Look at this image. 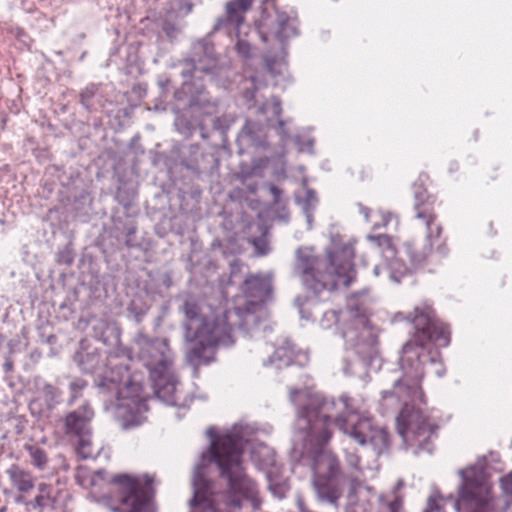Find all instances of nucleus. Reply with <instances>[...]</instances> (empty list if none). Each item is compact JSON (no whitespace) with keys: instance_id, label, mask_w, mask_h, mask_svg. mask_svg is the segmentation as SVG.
I'll use <instances>...</instances> for the list:
<instances>
[{"instance_id":"21","label":"nucleus","mask_w":512,"mask_h":512,"mask_svg":"<svg viewBox=\"0 0 512 512\" xmlns=\"http://www.w3.org/2000/svg\"><path fill=\"white\" fill-rule=\"evenodd\" d=\"M31 464L38 470L44 471L48 469L49 457L47 451L38 445H26Z\"/></svg>"},{"instance_id":"34","label":"nucleus","mask_w":512,"mask_h":512,"mask_svg":"<svg viewBox=\"0 0 512 512\" xmlns=\"http://www.w3.org/2000/svg\"><path fill=\"white\" fill-rule=\"evenodd\" d=\"M264 62H265V69L267 70V72L269 74H271L272 76H276L279 71L275 69V61L270 59L269 57H265L264 58Z\"/></svg>"},{"instance_id":"25","label":"nucleus","mask_w":512,"mask_h":512,"mask_svg":"<svg viewBox=\"0 0 512 512\" xmlns=\"http://www.w3.org/2000/svg\"><path fill=\"white\" fill-rule=\"evenodd\" d=\"M87 382L83 379L77 378L70 382L69 391L70 397L67 404L72 406L79 398L82 397V391L86 388Z\"/></svg>"},{"instance_id":"11","label":"nucleus","mask_w":512,"mask_h":512,"mask_svg":"<svg viewBox=\"0 0 512 512\" xmlns=\"http://www.w3.org/2000/svg\"><path fill=\"white\" fill-rule=\"evenodd\" d=\"M132 352L147 369L150 379L165 376L173 368L174 354L166 338L150 337L138 332L133 340Z\"/></svg>"},{"instance_id":"43","label":"nucleus","mask_w":512,"mask_h":512,"mask_svg":"<svg viewBox=\"0 0 512 512\" xmlns=\"http://www.w3.org/2000/svg\"><path fill=\"white\" fill-rule=\"evenodd\" d=\"M404 486V481L402 479L397 481L395 490H398Z\"/></svg>"},{"instance_id":"30","label":"nucleus","mask_w":512,"mask_h":512,"mask_svg":"<svg viewBox=\"0 0 512 512\" xmlns=\"http://www.w3.org/2000/svg\"><path fill=\"white\" fill-rule=\"evenodd\" d=\"M442 502V496H440L438 492H435L428 497L426 507L422 512H444Z\"/></svg>"},{"instance_id":"15","label":"nucleus","mask_w":512,"mask_h":512,"mask_svg":"<svg viewBox=\"0 0 512 512\" xmlns=\"http://www.w3.org/2000/svg\"><path fill=\"white\" fill-rule=\"evenodd\" d=\"M251 87H246L243 92V98L247 102V108L249 110L255 109V113L263 115L265 117V123L267 126H273L271 121L272 118L277 119V131L282 139H288L289 134L285 130V121L279 119L282 108L281 101L279 98L273 96L269 101L260 102L257 96L258 88L255 83V77H250Z\"/></svg>"},{"instance_id":"19","label":"nucleus","mask_w":512,"mask_h":512,"mask_svg":"<svg viewBox=\"0 0 512 512\" xmlns=\"http://www.w3.org/2000/svg\"><path fill=\"white\" fill-rule=\"evenodd\" d=\"M299 356L300 354L296 353L294 345L290 341H285L283 346L278 347L274 354L269 357L268 362H264V365H275L277 369H281L297 362L296 358Z\"/></svg>"},{"instance_id":"10","label":"nucleus","mask_w":512,"mask_h":512,"mask_svg":"<svg viewBox=\"0 0 512 512\" xmlns=\"http://www.w3.org/2000/svg\"><path fill=\"white\" fill-rule=\"evenodd\" d=\"M109 382L111 387L108 389L116 395L113 414L121 421V426L128 429L141 425L145 420L142 413L148 410L145 399L141 397L142 383L130 378L119 382L110 379Z\"/></svg>"},{"instance_id":"36","label":"nucleus","mask_w":512,"mask_h":512,"mask_svg":"<svg viewBox=\"0 0 512 512\" xmlns=\"http://www.w3.org/2000/svg\"><path fill=\"white\" fill-rule=\"evenodd\" d=\"M317 203L316 193L313 190H307L306 192V204L308 207L314 208Z\"/></svg>"},{"instance_id":"14","label":"nucleus","mask_w":512,"mask_h":512,"mask_svg":"<svg viewBox=\"0 0 512 512\" xmlns=\"http://www.w3.org/2000/svg\"><path fill=\"white\" fill-rule=\"evenodd\" d=\"M415 315L410 320L415 328L412 342L414 349L423 350L425 345L434 341L439 346H447L450 342V331L447 325L433 320L430 312L415 308Z\"/></svg>"},{"instance_id":"39","label":"nucleus","mask_w":512,"mask_h":512,"mask_svg":"<svg viewBox=\"0 0 512 512\" xmlns=\"http://www.w3.org/2000/svg\"><path fill=\"white\" fill-rule=\"evenodd\" d=\"M381 271L389 272L386 267L375 266L373 269V273L375 276H379Z\"/></svg>"},{"instance_id":"41","label":"nucleus","mask_w":512,"mask_h":512,"mask_svg":"<svg viewBox=\"0 0 512 512\" xmlns=\"http://www.w3.org/2000/svg\"><path fill=\"white\" fill-rule=\"evenodd\" d=\"M164 30L166 31V33H167V35H168L169 37H171V36H172V33L175 31V29H174L173 27H168V26H166V27L164 28Z\"/></svg>"},{"instance_id":"45","label":"nucleus","mask_w":512,"mask_h":512,"mask_svg":"<svg viewBox=\"0 0 512 512\" xmlns=\"http://www.w3.org/2000/svg\"><path fill=\"white\" fill-rule=\"evenodd\" d=\"M368 208L362 207L361 212L364 214L365 218L368 219Z\"/></svg>"},{"instance_id":"13","label":"nucleus","mask_w":512,"mask_h":512,"mask_svg":"<svg viewBox=\"0 0 512 512\" xmlns=\"http://www.w3.org/2000/svg\"><path fill=\"white\" fill-rule=\"evenodd\" d=\"M256 31L263 42L276 40L283 49L285 41L297 34V18L276 9L265 10L256 22Z\"/></svg>"},{"instance_id":"33","label":"nucleus","mask_w":512,"mask_h":512,"mask_svg":"<svg viewBox=\"0 0 512 512\" xmlns=\"http://www.w3.org/2000/svg\"><path fill=\"white\" fill-rule=\"evenodd\" d=\"M95 94L94 87H86L81 93H80V103L86 108L89 109L90 107V101L93 98Z\"/></svg>"},{"instance_id":"46","label":"nucleus","mask_w":512,"mask_h":512,"mask_svg":"<svg viewBox=\"0 0 512 512\" xmlns=\"http://www.w3.org/2000/svg\"><path fill=\"white\" fill-rule=\"evenodd\" d=\"M247 187H248L249 191L252 193H255L257 190L256 185H248Z\"/></svg>"},{"instance_id":"18","label":"nucleus","mask_w":512,"mask_h":512,"mask_svg":"<svg viewBox=\"0 0 512 512\" xmlns=\"http://www.w3.org/2000/svg\"><path fill=\"white\" fill-rule=\"evenodd\" d=\"M253 0H231L225 5V14L217 19L213 30L217 31L228 26H232L239 31L240 25L244 21V13L247 12L252 5Z\"/></svg>"},{"instance_id":"24","label":"nucleus","mask_w":512,"mask_h":512,"mask_svg":"<svg viewBox=\"0 0 512 512\" xmlns=\"http://www.w3.org/2000/svg\"><path fill=\"white\" fill-rule=\"evenodd\" d=\"M77 437H78V444L76 446L77 453L83 459H88L90 457H93L94 452H93V448H92L91 434L78 435Z\"/></svg>"},{"instance_id":"20","label":"nucleus","mask_w":512,"mask_h":512,"mask_svg":"<svg viewBox=\"0 0 512 512\" xmlns=\"http://www.w3.org/2000/svg\"><path fill=\"white\" fill-rule=\"evenodd\" d=\"M13 486L22 493L29 492L34 487V479L30 472L22 469L20 466L13 464L7 470Z\"/></svg>"},{"instance_id":"16","label":"nucleus","mask_w":512,"mask_h":512,"mask_svg":"<svg viewBox=\"0 0 512 512\" xmlns=\"http://www.w3.org/2000/svg\"><path fill=\"white\" fill-rule=\"evenodd\" d=\"M94 412L87 401L79 408L69 412L64 418L65 433L69 436L91 434V420Z\"/></svg>"},{"instance_id":"3","label":"nucleus","mask_w":512,"mask_h":512,"mask_svg":"<svg viewBox=\"0 0 512 512\" xmlns=\"http://www.w3.org/2000/svg\"><path fill=\"white\" fill-rule=\"evenodd\" d=\"M246 297L244 308L225 311L215 321H209L201 312L197 301L187 297L180 310L185 316L184 339L190 343L186 358L194 366L207 363L216 346L229 347L234 344V330L250 331L257 324L256 312L271 295V279L263 274H251L243 282Z\"/></svg>"},{"instance_id":"31","label":"nucleus","mask_w":512,"mask_h":512,"mask_svg":"<svg viewBox=\"0 0 512 512\" xmlns=\"http://www.w3.org/2000/svg\"><path fill=\"white\" fill-rule=\"evenodd\" d=\"M403 501L401 497L394 495V499L382 502L379 512H401Z\"/></svg>"},{"instance_id":"8","label":"nucleus","mask_w":512,"mask_h":512,"mask_svg":"<svg viewBox=\"0 0 512 512\" xmlns=\"http://www.w3.org/2000/svg\"><path fill=\"white\" fill-rule=\"evenodd\" d=\"M217 67L218 61L213 45L204 39L196 41L192 46L190 58L184 62V68L181 71L184 82L176 96L179 97L180 93L188 95L192 102L197 96L202 95L205 86L196 79H200L201 75H215Z\"/></svg>"},{"instance_id":"1","label":"nucleus","mask_w":512,"mask_h":512,"mask_svg":"<svg viewBox=\"0 0 512 512\" xmlns=\"http://www.w3.org/2000/svg\"><path fill=\"white\" fill-rule=\"evenodd\" d=\"M289 397L299 406L293 451L312 460V487L316 500L337 508L342 495V470L337 456L323 448L332 436L331 424L357 444H369L378 455L389 446L388 432L364 412L361 400L347 394L338 399H327L321 394L290 389Z\"/></svg>"},{"instance_id":"32","label":"nucleus","mask_w":512,"mask_h":512,"mask_svg":"<svg viewBox=\"0 0 512 512\" xmlns=\"http://www.w3.org/2000/svg\"><path fill=\"white\" fill-rule=\"evenodd\" d=\"M345 460L347 465L358 474L361 473L360 457L356 452L345 451Z\"/></svg>"},{"instance_id":"9","label":"nucleus","mask_w":512,"mask_h":512,"mask_svg":"<svg viewBox=\"0 0 512 512\" xmlns=\"http://www.w3.org/2000/svg\"><path fill=\"white\" fill-rule=\"evenodd\" d=\"M461 482L454 505L457 512H491V486L481 468L470 466L459 470Z\"/></svg>"},{"instance_id":"38","label":"nucleus","mask_w":512,"mask_h":512,"mask_svg":"<svg viewBox=\"0 0 512 512\" xmlns=\"http://www.w3.org/2000/svg\"><path fill=\"white\" fill-rule=\"evenodd\" d=\"M270 192L274 196L275 201H277L278 197H279V195L281 193V190L279 188H277L276 186L272 185L270 187Z\"/></svg>"},{"instance_id":"23","label":"nucleus","mask_w":512,"mask_h":512,"mask_svg":"<svg viewBox=\"0 0 512 512\" xmlns=\"http://www.w3.org/2000/svg\"><path fill=\"white\" fill-rule=\"evenodd\" d=\"M78 365L85 373H93L99 365V360L96 354L85 353L78 355Z\"/></svg>"},{"instance_id":"29","label":"nucleus","mask_w":512,"mask_h":512,"mask_svg":"<svg viewBox=\"0 0 512 512\" xmlns=\"http://www.w3.org/2000/svg\"><path fill=\"white\" fill-rule=\"evenodd\" d=\"M235 50L237 54L245 61H249L254 56V47L250 43L243 39H238L235 44Z\"/></svg>"},{"instance_id":"27","label":"nucleus","mask_w":512,"mask_h":512,"mask_svg":"<svg viewBox=\"0 0 512 512\" xmlns=\"http://www.w3.org/2000/svg\"><path fill=\"white\" fill-rule=\"evenodd\" d=\"M239 139H246L252 145H259L260 140L256 133V125L253 122L247 120L241 132L239 133Z\"/></svg>"},{"instance_id":"22","label":"nucleus","mask_w":512,"mask_h":512,"mask_svg":"<svg viewBox=\"0 0 512 512\" xmlns=\"http://www.w3.org/2000/svg\"><path fill=\"white\" fill-rule=\"evenodd\" d=\"M51 486L45 483H40L38 485V492L39 494L34 499L33 506L35 508H38L40 510L45 509L46 507H49L52 505V498L50 495Z\"/></svg>"},{"instance_id":"26","label":"nucleus","mask_w":512,"mask_h":512,"mask_svg":"<svg viewBox=\"0 0 512 512\" xmlns=\"http://www.w3.org/2000/svg\"><path fill=\"white\" fill-rule=\"evenodd\" d=\"M500 486L505 500V507L512 511V471L501 477Z\"/></svg>"},{"instance_id":"7","label":"nucleus","mask_w":512,"mask_h":512,"mask_svg":"<svg viewBox=\"0 0 512 512\" xmlns=\"http://www.w3.org/2000/svg\"><path fill=\"white\" fill-rule=\"evenodd\" d=\"M152 483L153 478L149 475L114 476L111 495L106 501L107 509L110 512H155Z\"/></svg>"},{"instance_id":"42","label":"nucleus","mask_w":512,"mask_h":512,"mask_svg":"<svg viewBox=\"0 0 512 512\" xmlns=\"http://www.w3.org/2000/svg\"><path fill=\"white\" fill-rule=\"evenodd\" d=\"M368 238H369L370 240H378V241H380V240H382V239H386V236H384V235H380V236H377V237H375V236H369Z\"/></svg>"},{"instance_id":"5","label":"nucleus","mask_w":512,"mask_h":512,"mask_svg":"<svg viewBox=\"0 0 512 512\" xmlns=\"http://www.w3.org/2000/svg\"><path fill=\"white\" fill-rule=\"evenodd\" d=\"M354 244L336 234L324 255H316L312 247H299L295 251L293 274L304 287L320 296L339 286L348 287L355 278L353 264Z\"/></svg>"},{"instance_id":"17","label":"nucleus","mask_w":512,"mask_h":512,"mask_svg":"<svg viewBox=\"0 0 512 512\" xmlns=\"http://www.w3.org/2000/svg\"><path fill=\"white\" fill-rule=\"evenodd\" d=\"M150 380L152 381L154 393L159 400L171 406L183 405L181 391L178 388L179 383L172 370L165 376Z\"/></svg>"},{"instance_id":"4","label":"nucleus","mask_w":512,"mask_h":512,"mask_svg":"<svg viewBox=\"0 0 512 512\" xmlns=\"http://www.w3.org/2000/svg\"><path fill=\"white\" fill-rule=\"evenodd\" d=\"M427 362L438 377L444 375L445 368L440 361L424 350L414 349L412 342H406L400 358L402 374L394 381L391 390L382 392L380 402L385 412L402 403L396 418L397 431L406 448L415 455L421 452L432 453L433 437L437 429L422 409L426 405V399L420 383L424 377V364Z\"/></svg>"},{"instance_id":"35","label":"nucleus","mask_w":512,"mask_h":512,"mask_svg":"<svg viewBox=\"0 0 512 512\" xmlns=\"http://www.w3.org/2000/svg\"><path fill=\"white\" fill-rule=\"evenodd\" d=\"M253 244L256 247L259 255H265L267 253V245L264 240L254 239Z\"/></svg>"},{"instance_id":"2","label":"nucleus","mask_w":512,"mask_h":512,"mask_svg":"<svg viewBox=\"0 0 512 512\" xmlns=\"http://www.w3.org/2000/svg\"><path fill=\"white\" fill-rule=\"evenodd\" d=\"M207 435L210 448L193 470L190 512H230L241 508L244 499L258 508L257 484L241 459L246 428L236 424L220 436L209 428Z\"/></svg>"},{"instance_id":"12","label":"nucleus","mask_w":512,"mask_h":512,"mask_svg":"<svg viewBox=\"0 0 512 512\" xmlns=\"http://www.w3.org/2000/svg\"><path fill=\"white\" fill-rule=\"evenodd\" d=\"M414 212L418 226L426 230V244L421 250L414 245L407 246L411 261L419 264L431 253L434 240L438 239L442 233V227L436 222L437 216L434 211L433 201L422 186H414Z\"/></svg>"},{"instance_id":"37","label":"nucleus","mask_w":512,"mask_h":512,"mask_svg":"<svg viewBox=\"0 0 512 512\" xmlns=\"http://www.w3.org/2000/svg\"><path fill=\"white\" fill-rule=\"evenodd\" d=\"M391 219H392V214L391 213H388V212L384 213L382 215V221H383L382 226L386 227L389 224V222L391 221Z\"/></svg>"},{"instance_id":"40","label":"nucleus","mask_w":512,"mask_h":512,"mask_svg":"<svg viewBox=\"0 0 512 512\" xmlns=\"http://www.w3.org/2000/svg\"><path fill=\"white\" fill-rule=\"evenodd\" d=\"M59 262H63L65 264H71L72 262V257H70L69 254H67L66 256H64L63 260H59Z\"/></svg>"},{"instance_id":"6","label":"nucleus","mask_w":512,"mask_h":512,"mask_svg":"<svg viewBox=\"0 0 512 512\" xmlns=\"http://www.w3.org/2000/svg\"><path fill=\"white\" fill-rule=\"evenodd\" d=\"M339 324L341 334L353 355L345 360L343 371L346 375L361 373L378 358V337L369 324L365 309L360 305L349 304L339 313L325 311L320 320L322 328Z\"/></svg>"},{"instance_id":"28","label":"nucleus","mask_w":512,"mask_h":512,"mask_svg":"<svg viewBox=\"0 0 512 512\" xmlns=\"http://www.w3.org/2000/svg\"><path fill=\"white\" fill-rule=\"evenodd\" d=\"M41 393L49 408H52L59 402L61 392L51 384H45Z\"/></svg>"},{"instance_id":"44","label":"nucleus","mask_w":512,"mask_h":512,"mask_svg":"<svg viewBox=\"0 0 512 512\" xmlns=\"http://www.w3.org/2000/svg\"><path fill=\"white\" fill-rule=\"evenodd\" d=\"M299 312H300L302 318H306V319H310L311 318L310 316H306L304 314V310H303V308L301 306H299Z\"/></svg>"}]
</instances>
